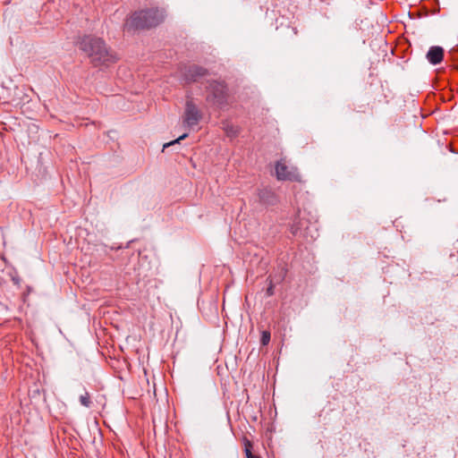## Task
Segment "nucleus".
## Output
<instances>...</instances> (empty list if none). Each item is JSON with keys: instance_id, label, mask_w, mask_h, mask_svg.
<instances>
[{"instance_id": "obj_1", "label": "nucleus", "mask_w": 458, "mask_h": 458, "mask_svg": "<svg viewBox=\"0 0 458 458\" xmlns=\"http://www.w3.org/2000/svg\"><path fill=\"white\" fill-rule=\"evenodd\" d=\"M80 49L88 56L90 64L95 66H108L116 62L115 54L98 37L84 36L80 43Z\"/></svg>"}, {"instance_id": "obj_2", "label": "nucleus", "mask_w": 458, "mask_h": 458, "mask_svg": "<svg viewBox=\"0 0 458 458\" xmlns=\"http://www.w3.org/2000/svg\"><path fill=\"white\" fill-rule=\"evenodd\" d=\"M165 17V11L158 8H150L135 12L123 24L124 30L148 29L160 24Z\"/></svg>"}, {"instance_id": "obj_3", "label": "nucleus", "mask_w": 458, "mask_h": 458, "mask_svg": "<svg viewBox=\"0 0 458 458\" xmlns=\"http://www.w3.org/2000/svg\"><path fill=\"white\" fill-rule=\"evenodd\" d=\"M207 101L217 106H224L226 104L227 91L224 82L213 81L207 87Z\"/></svg>"}, {"instance_id": "obj_4", "label": "nucleus", "mask_w": 458, "mask_h": 458, "mask_svg": "<svg viewBox=\"0 0 458 458\" xmlns=\"http://www.w3.org/2000/svg\"><path fill=\"white\" fill-rule=\"evenodd\" d=\"M276 178L280 181H301V175L298 172V169L293 165H288L284 159H281L276 163Z\"/></svg>"}, {"instance_id": "obj_5", "label": "nucleus", "mask_w": 458, "mask_h": 458, "mask_svg": "<svg viewBox=\"0 0 458 458\" xmlns=\"http://www.w3.org/2000/svg\"><path fill=\"white\" fill-rule=\"evenodd\" d=\"M201 119V114L196 105L191 101L188 100L185 106L184 112V123L187 126L192 127L197 125Z\"/></svg>"}, {"instance_id": "obj_6", "label": "nucleus", "mask_w": 458, "mask_h": 458, "mask_svg": "<svg viewBox=\"0 0 458 458\" xmlns=\"http://www.w3.org/2000/svg\"><path fill=\"white\" fill-rule=\"evenodd\" d=\"M257 196L259 203L266 207L275 206L278 203V197L271 189H259Z\"/></svg>"}, {"instance_id": "obj_7", "label": "nucleus", "mask_w": 458, "mask_h": 458, "mask_svg": "<svg viewBox=\"0 0 458 458\" xmlns=\"http://www.w3.org/2000/svg\"><path fill=\"white\" fill-rule=\"evenodd\" d=\"M208 71L205 68L198 65H192L186 69L183 75L187 82H196L205 77Z\"/></svg>"}, {"instance_id": "obj_8", "label": "nucleus", "mask_w": 458, "mask_h": 458, "mask_svg": "<svg viewBox=\"0 0 458 458\" xmlns=\"http://www.w3.org/2000/svg\"><path fill=\"white\" fill-rule=\"evenodd\" d=\"M444 57V49L441 47H431L427 53V59L431 64H438Z\"/></svg>"}, {"instance_id": "obj_9", "label": "nucleus", "mask_w": 458, "mask_h": 458, "mask_svg": "<svg viewBox=\"0 0 458 458\" xmlns=\"http://www.w3.org/2000/svg\"><path fill=\"white\" fill-rule=\"evenodd\" d=\"M223 129L230 138H234L239 133V128L227 121L223 123Z\"/></svg>"}, {"instance_id": "obj_10", "label": "nucleus", "mask_w": 458, "mask_h": 458, "mask_svg": "<svg viewBox=\"0 0 458 458\" xmlns=\"http://www.w3.org/2000/svg\"><path fill=\"white\" fill-rule=\"evenodd\" d=\"M80 403L82 406L87 408L91 406L92 402L89 392L85 391V393L80 396Z\"/></svg>"}, {"instance_id": "obj_11", "label": "nucleus", "mask_w": 458, "mask_h": 458, "mask_svg": "<svg viewBox=\"0 0 458 458\" xmlns=\"http://www.w3.org/2000/svg\"><path fill=\"white\" fill-rule=\"evenodd\" d=\"M269 341H270V332L263 331L262 335H261V339H260L261 344L267 345V344H268Z\"/></svg>"}, {"instance_id": "obj_12", "label": "nucleus", "mask_w": 458, "mask_h": 458, "mask_svg": "<svg viewBox=\"0 0 458 458\" xmlns=\"http://www.w3.org/2000/svg\"><path fill=\"white\" fill-rule=\"evenodd\" d=\"M187 136H188V134L184 133V134L181 135L180 137H178L176 140L164 144V149L168 148V147H170V146H173V145H174L176 143H179L182 140H184Z\"/></svg>"}, {"instance_id": "obj_13", "label": "nucleus", "mask_w": 458, "mask_h": 458, "mask_svg": "<svg viewBox=\"0 0 458 458\" xmlns=\"http://www.w3.org/2000/svg\"><path fill=\"white\" fill-rule=\"evenodd\" d=\"M251 448H252V444L250 440H248L247 438H244V452H245V454H247V450L248 451H251Z\"/></svg>"}, {"instance_id": "obj_14", "label": "nucleus", "mask_w": 458, "mask_h": 458, "mask_svg": "<svg viewBox=\"0 0 458 458\" xmlns=\"http://www.w3.org/2000/svg\"><path fill=\"white\" fill-rule=\"evenodd\" d=\"M273 294H274V284H273L272 281H270L269 286L267 289V295L272 296Z\"/></svg>"}, {"instance_id": "obj_15", "label": "nucleus", "mask_w": 458, "mask_h": 458, "mask_svg": "<svg viewBox=\"0 0 458 458\" xmlns=\"http://www.w3.org/2000/svg\"><path fill=\"white\" fill-rule=\"evenodd\" d=\"M246 458H260V457L253 454L251 451L247 450Z\"/></svg>"}]
</instances>
